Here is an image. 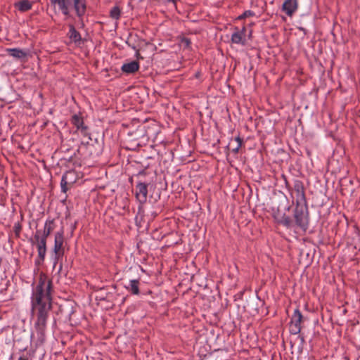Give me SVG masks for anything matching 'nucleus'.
<instances>
[{
  "label": "nucleus",
  "mask_w": 360,
  "mask_h": 360,
  "mask_svg": "<svg viewBox=\"0 0 360 360\" xmlns=\"http://www.w3.org/2000/svg\"><path fill=\"white\" fill-rule=\"evenodd\" d=\"M53 291L52 280L49 279L44 273H40L38 283L33 288L31 296V313L36 316L34 326L41 342L46 337L47 320L52 309Z\"/></svg>",
  "instance_id": "nucleus-1"
},
{
  "label": "nucleus",
  "mask_w": 360,
  "mask_h": 360,
  "mask_svg": "<svg viewBox=\"0 0 360 360\" xmlns=\"http://www.w3.org/2000/svg\"><path fill=\"white\" fill-rule=\"evenodd\" d=\"M274 218L278 224L287 229L298 228L305 232L309 228L310 219L307 203L295 204L293 210V219L285 214H283L280 219H277L275 215Z\"/></svg>",
  "instance_id": "nucleus-2"
},
{
  "label": "nucleus",
  "mask_w": 360,
  "mask_h": 360,
  "mask_svg": "<svg viewBox=\"0 0 360 360\" xmlns=\"http://www.w3.org/2000/svg\"><path fill=\"white\" fill-rule=\"evenodd\" d=\"M65 236H64V229L61 227L60 230L55 233L54 234V245L53 252L54 253L53 257V267L56 266L58 262L62 259L65 254Z\"/></svg>",
  "instance_id": "nucleus-3"
},
{
  "label": "nucleus",
  "mask_w": 360,
  "mask_h": 360,
  "mask_svg": "<svg viewBox=\"0 0 360 360\" xmlns=\"http://www.w3.org/2000/svg\"><path fill=\"white\" fill-rule=\"evenodd\" d=\"M39 232H35L33 237L29 239L32 245H36L39 257L45 259L47 251V239L39 236Z\"/></svg>",
  "instance_id": "nucleus-4"
},
{
  "label": "nucleus",
  "mask_w": 360,
  "mask_h": 360,
  "mask_svg": "<svg viewBox=\"0 0 360 360\" xmlns=\"http://www.w3.org/2000/svg\"><path fill=\"white\" fill-rule=\"evenodd\" d=\"M304 317L299 309H295L291 317L290 323V333L292 335L300 334L302 330V323Z\"/></svg>",
  "instance_id": "nucleus-5"
},
{
  "label": "nucleus",
  "mask_w": 360,
  "mask_h": 360,
  "mask_svg": "<svg viewBox=\"0 0 360 360\" xmlns=\"http://www.w3.org/2000/svg\"><path fill=\"white\" fill-rule=\"evenodd\" d=\"M148 186V184H146L143 182H139L136 186L135 196L140 203V205L139 206V214H140L141 212L143 211L142 205L144 204L147 200Z\"/></svg>",
  "instance_id": "nucleus-6"
},
{
  "label": "nucleus",
  "mask_w": 360,
  "mask_h": 360,
  "mask_svg": "<svg viewBox=\"0 0 360 360\" xmlns=\"http://www.w3.org/2000/svg\"><path fill=\"white\" fill-rule=\"evenodd\" d=\"M292 191H295L296 195L295 204L307 203L303 182L299 179H295L293 181V186H292Z\"/></svg>",
  "instance_id": "nucleus-7"
},
{
  "label": "nucleus",
  "mask_w": 360,
  "mask_h": 360,
  "mask_svg": "<svg viewBox=\"0 0 360 360\" xmlns=\"http://www.w3.org/2000/svg\"><path fill=\"white\" fill-rule=\"evenodd\" d=\"M141 136V133L138 131L129 133L125 141L126 146L124 148L128 150H136L141 146V144L139 141Z\"/></svg>",
  "instance_id": "nucleus-8"
},
{
  "label": "nucleus",
  "mask_w": 360,
  "mask_h": 360,
  "mask_svg": "<svg viewBox=\"0 0 360 360\" xmlns=\"http://www.w3.org/2000/svg\"><path fill=\"white\" fill-rule=\"evenodd\" d=\"M71 123L77 128V130L80 131L81 134L84 136H88L89 139L91 140V138L90 137V133L89 132V127L84 124L82 116L75 114L72 116Z\"/></svg>",
  "instance_id": "nucleus-9"
},
{
  "label": "nucleus",
  "mask_w": 360,
  "mask_h": 360,
  "mask_svg": "<svg viewBox=\"0 0 360 360\" xmlns=\"http://www.w3.org/2000/svg\"><path fill=\"white\" fill-rule=\"evenodd\" d=\"M68 27L69 32L68 36L70 41L77 46L84 44L86 39L82 38L80 33L76 30L75 27L72 24L69 25Z\"/></svg>",
  "instance_id": "nucleus-10"
},
{
  "label": "nucleus",
  "mask_w": 360,
  "mask_h": 360,
  "mask_svg": "<svg viewBox=\"0 0 360 360\" xmlns=\"http://www.w3.org/2000/svg\"><path fill=\"white\" fill-rule=\"evenodd\" d=\"M298 8V0H284L282 11L288 16L292 17Z\"/></svg>",
  "instance_id": "nucleus-11"
},
{
  "label": "nucleus",
  "mask_w": 360,
  "mask_h": 360,
  "mask_svg": "<svg viewBox=\"0 0 360 360\" xmlns=\"http://www.w3.org/2000/svg\"><path fill=\"white\" fill-rule=\"evenodd\" d=\"M72 1L76 15L84 25L82 18L86 12V0H72Z\"/></svg>",
  "instance_id": "nucleus-12"
},
{
  "label": "nucleus",
  "mask_w": 360,
  "mask_h": 360,
  "mask_svg": "<svg viewBox=\"0 0 360 360\" xmlns=\"http://www.w3.org/2000/svg\"><path fill=\"white\" fill-rule=\"evenodd\" d=\"M235 32L231 35V41L233 44L245 45V32L246 28L243 27L241 30H239L237 27H234Z\"/></svg>",
  "instance_id": "nucleus-13"
},
{
  "label": "nucleus",
  "mask_w": 360,
  "mask_h": 360,
  "mask_svg": "<svg viewBox=\"0 0 360 360\" xmlns=\"http://www.w3.org/2000/svg\"><path fill=\"white\" fill-rule=\"evenodd\" d=\"M55 226V219H49L44 224V229H37L36 232H39L40 233H39V236H41V237L47 239L54 230Z\"/></svg>",
  "instance_id": "nucleus-14"
},
{
  "label": "nucleus",
  "mask_w": 360,
  "mask_h": 360,
  "mask_svg": "<svg viewBox=\"0 0 360 360\" xmlns=\"http://www.w3.org/2000/svg\"><path fill=\"white\" fill-rule=\"evenodd\" d=\"M243 144V139L240 136H236L235 139H231L227 146L228 149L230 150L233 153L237 154L239 149Z\"/></svg>",
  "instance_id": "nucleus-15"
},
{
  "label": "nucleus",
  "mask_w": 360,
  "mask_h": 360,
  "mask_svg": "<svg viewBox=\"0 0 360 360\" xmlns=\"http://www.w3.org/2000/svg\"><path fill=\"white\" fill-rule=\"evenodd\" d=\"M139 69V63L137 60H133L128 63L122 65L121 70L123 72L130 75L136 72Z\"/></svg>",
  "instance_id": "nucleus-16"
},
{
  "label": "nucleus",
  "mask_w": 360,
  "mask_h": 360,
  "mask_svg": "<svg viewBox=\"0 0 360 360\" xmlns=\"http://www.w3.org/2000/svg\"><path fill=\"white\" fill-rule=\"evenodd\" d=\"M6 53L13 58L18 60H23L27 56V53L19 48L6 49Z\"/></svg>",
  "instance_id": "nucleus-17"
},
{
  "label": "nucleus",
  "mask_w": 360,
  "mask_h": 360,
  "mask_svg": "<svg viewBox=\"0 0 360 360\" xmlns=\"http://www.w3.org/2000/svg\"><path fill=\"white\" fill-rule=\"evenodd\" d=\"M61 162H64V165L69 167L71 165L76 167V166H81L80 160L77 157L76 153H75L72 155L68 157V158H62L60 159Z\"/></svg>",
  "instance_id": "nucleus-18"
},
{
  "label": "nucleus",
  "mask_w": 360,
  "mask_h": 360,
  "mask_svg": "<svg viewBox=\"0 0 360 360\" xmlns=\"http://www.w3.org/2000/svg\"><path fill=\"white\" fill-rule=\"evenodd\" d=\"M14 6L20 12H26L32 8V3L29 0H20L18 2H15L14 4Z\"/></svg>",
  "instance_id": "nucleus-19"
},
{
  "label": "nucleus",
  "mask_w": 360,
  "mask_h": 360,
  "mask_svg": "<svg viewBox=\"0 0 360 360\" xmlns=\"http://www.w3.org/2000/svg\"><path fill=\"white\" fill-rule=\"evenodd\" d=\"M52 4H58L60 9L64 15H69L70 11L68 9L69 1L67 0H50Z\"/></svg>",
  "instance_id": "nucleus-20"
},
{
  "label": "nucleus",
  "mask_w": 360,
  "mask_h": 360,
  "mask_svg": "<svg viewBox=\"0 0 360 360\" xmlns=\"http://www.w3.org/2000/svg\"><path fill=\"white\" fill-rule=\"evenodd\" d=\"M139 284L140 282L139 279L131 280L129 285L126 286V288L131 294L138 295L140 294Z\"/></svg>",
  "instance_id": "nucleus-21"
},
{
  "label": "nucleus",
  "mask_w": 360,
  "mask_h": 360,
  "mask_svg": "<svg viewBox=\"0 0 360 360\" xmlns=\"http://www.w3.org/2000/svg\"><path fill=\"white\" fill-rule=\"evenodd\" d=\"M66 176L65 181L68 182L70 186H72V185L76 181L75 172L73 169L66 171L62 176Z\"/></svg>",
  "instance_id": "nucleus-22"
},
{
  "label": "nucleus",
  "mask_w": 360,
  "mask_h": 360,
  "mask_svg": "<svg viewBox=\"0 0 360 360\" xmlns=\"http://www.w3.org/2000/svg\"><path fill=\"white\" fill-rule=\"evenodd\" d=\"M109 16L114 19L118 20L121 17V9L118 6H115L110 11Z\"/></svg>",
  "instance_id": "nucleus-23"
},
{
  "label": "nucleus",
  "mask_w": 360,
  "mask_h": 360,
  "mask_svg": "<svg viewBox=\"0 0 360 360\" xmlns=\"http://www.w3.org/2000/svg\"><path fill=\"white\" fill-rule=\"evenodd\" d=\"M59 311L61 314H65L67 316L70 317L71 315L74 313L73 307L69 306L68 304L60 305L59 307Z\"/></svg>",
  "instance_id": "nucleus-24"
},
{
  "label": "nucleus",
  "mask_w": 360,
  "mask_h": 360,
  "mask_svg": "<svg viewBox=\"0 0 360 360\" xmlns=\"http://www.w3.org/2000/svg\"><path fill=\"white\" fill-rule=\"evenodd\" d=\"M65 179H66V176H62L61 181H60L61 191L64 193H66L68 192V191L70 190V188L72 187V186H69L68 182L65 181Z\"/></svg>",
  "instance_id": "nucleus-25"
},
{
  "label": "nucleus",
  "mask_w": 360,
  "mask_h": 360,
  "mask_svg": "<svg viewBox=\"0 0 360 360\" xmlns=\"http://www.w3.org/2000/svg\"><path fill=\"white\" fill-rule=\"evenodd\" d=\"M191 44V41L189 38L183 37L180 39V44L184 46V49H189Z\"/></svg>",
  "instance_id": "nucleus-26"
},
{
  "label": "nucleus",
  "mask_w": 360,
  "mask_h": 360,
  "mask_svg": "<svg viewBox=\"0 0 360 360\" xmlns=\"http://www.w3.org/2000/svg\"><path fill=\"white\" fill-rule=\"evenodd\" d=\"M310 253L307 251V248H302L300 250L299 257H300V262L302 260L306 259L309 256Z\"/></svg>",
  "instance_id": "nucleus-27"
},
{
  "label": "nucleus",
  "mask_w": 360,
  "mask_h": 360,
  "mask_svg": "<svg viewBox=\"0 0 360 360\" xmlns=\"http://www.w3.org/2000/svg\"><path fill=\"white\" fill-rule=\"evenodd\" d=\"M255 15V13L252 11L248 10V11H244L243 14L239 15L237 18V20H243V19H245V18H246L248 17L254 16Z\"/></svg>",
  "instance_id": "nucleus-28"
},
{
  "label": "nucleus",
  "mask_w": 360,
  "mask_h": 360,
  "mask_svg": "<svg viewBox=\"0 0 360 360\" xmlns=\"http://www.w3.org/2000/svg\"><path fill=\"white\" fill-rule=\"evenodd\" d=\"M281 178L283 180L284 183H285V188H287V190L290 193V194L292 195V188L289 182V181L288 180V178L286 176L285 174H283L281 175Z\"/></svg>",
  "instance_id": "nucleus-29"
},
{
  "label": "nucleus",
  "mask_w": 360,
  "mask_h": 360,
  "mask_svg": "<svg viewBox=\"0 0 360 360\" xmlns=\"http://www.w3.org/2000/svg\"><path fill=\"white\" fill-rule=\"evenodd\" d=\"M22 231V225L20 222H17L15 224L13 227V231L17 238L20 237V233Z\"/></svg>",
  "instance_id": "nucleus-30"
},
{
  "label": "nucleus",
  "mask_w": 360,
  "mask_h": 360,
  "mask_svg": "<svg viewBox=\"0 0 360 360\" xmlns=\"http://www.w3.org/2000/svg\"><path fill=\"white\" fill-rule=\"evenodd\" d=\"M309 15V11H308L306 13H303L302 15H301V18H304L303 20H300V24H303L304 25H307V20H306V17L308 16Z\"/></svg>",
  "instance_id": "nucleus-31"
},
{
  "label": "nucleus",
  "mask_w": 360,
  "mask_h": 360,
  "mask_svg": "<svg viewBox=\"0 0 360 360\" xmlns=\"http://www.w3.org/2000/svg\"><path fill=\"white\" fill-rule=\"evenodd\" d=\"M44 259H42V257L40 258L39 255H38V257L36 259L35 262H34L35 265L37 266L41 265L43 264V262H44Z\"/></svg>",
  "instance_id": "nucleus-32"
},
{
  "label": "nucleus",
  "mask_w": 360,
  "mask_h": 360,
  "mask_svg": "<svg viewBox=\"0 0 360 360\" xmlns=\"http://www.w3.org/2000/svg\"><path fill=\"white\" fill-rule=\"evenodd\" d=\"M148 165H143V169H141L140 172H139V173L136 174V176L145 175L146 174L145 169L146 168H148Z\"/></svg>",
  "instance_id": "nucleus-33"
},
{
  "label": "nucleus",
  "mask_w": 360,
  "mask_h": 360,
  "mask_svg": "<svg viewBox=\"0 0 360 360\" xmlns=\"http://www.w3.org/2000/svg\"><path fill=\"white\" fill-rule=\"evenodd\" d=\"M297 28L299 30L302 31V32H304V34H307V30H306L305 28H304L303 27H302V26H298V27H297Z\"/></svg>",
  "instance_id": "nucleus-34"
},
{
  "label": "nucleus",
  "mask_w": 360,
  "mask_h": 360,
  "mask_svg": "<svg viewBox=\"0 0 360 360\" xmlns=\"http://www.w3.org/2000/svg\"><path fill=\"white\" fill-rule=\"evenodd\" d=\"M136 57L137 60H140V59H143V57L141 56V55L140 54L139 50L136 51Z\"/></svg>",
  "instance_id": "nucleus-35"
},
{
  "label": "nucleus",
  "mask_w": 360,
  "mask_h": 360,
  "mask_svg": "<svg viewBox=\"0 0 360 360\" xmlns=\"http://www.w3.org/2000/svg\"><path fill=\"white\" fill-rule=\"evenodd\" d=\"M18 360H30L29 358L26 356H20L19 358H18Z\"/></svg>",
  "instance_id": "nucleus-36"
},
{
  "label": "nucleus",
  "mask_w": 360,
  "mask_h": 360,
  "mask_svg": "<svg viewBox=\"0 0 360 360\" xmlns=\"http://www.w3.org/2000/svg\"><path fill=\"white\" fill-rule=\"evenodd\" d=\"M340 360H349V356H347L346 354H344Z\"/></svg>",
  "instance_id": "nucleus-37"
},
{
  "label": "nucleus",
  "mask_w": 360,
  "mask_h": 360,
  "mask_svg": "<svg viewBox=\"0 0 360 360\" xmlns=\"http://www.w3.org/2000/svg\"><path fill=\"white\" fill-rule=\"evenodd\" d=\"M129 181V182L132 183L133 182V177H130Z\"/></svg>",
  "instance_id": "nucleus-38"
},
{
  "label": "nucleus",
  "mask_w": 360,
  "mask_h": 360,
  "mask_svg": "<svg viewBox=\"0 0 360 360\" xmlns=\"http://www.w3.org/2000/svg\"><path fill=\"white\" fill-rule=\"evenodd\" d=\"M300 339H301V341L302 342H303L304 340V337L302 336H300Z\"/></svg>",
  "instance_id": "nucleus-39"
},
{
  "label": "nucleus",
  "mask_w": 360,
  "mask_h": 360,
  "mask_svg": "<svg viewBox=\"0 0 360 360\" xmlns=\"http://www.w3.org/2000/svg\"><path fill=\"white\" fill-rule=\"evenodd\" d=\"M61 269H62V264H60L59 270H61Z\"/></svg>",
  "instance_id": "nucleus-40"
},
{
  "label": "nucleus",
  "mask_w": 360,
  "mask_h": 360,
  "mask_svg": "<svg viewBox=\"0 0 360 360\" xmlns=\"http://www.w3.org/2000/svg\"><path fill=\"white\" fill-rule=\"evenodd\" d=\"M290 209V206H289L287 210H289Z\"/></svg>",
  "instance_id": "nucleus-41"
}]
</instances>
